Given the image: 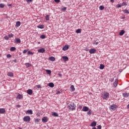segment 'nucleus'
Segmentation results:
<instances>
[{
    "label": "nucleus",
    "mask_w": 129,
    "mask_h": 129,
    "mask_svg": "<svg viewBox=\"0 0 129 129\" xmlns=\"http://www.w3.org/2000/svg\"><path fill=\"white\" fill-rule=\"evenodd\" d=\"M68 108L70 110H75L76 109V105H75L74 102H71V104L68 106Z\"/></svg>",
    "instance_id": "f257e3e1"
},
{
    "label": "nucleus",
    "mask_w": 129,
    "mask_h": 129,
    "mask_svg": "<svg viewBox=\"0 0 129 129\" xmlns=\"http://www.w3.org/2000/svg\"><path fill=\"white\" fill-rule=\"evenodd\" d=\"M102 97L103 99H107V98H109V93L106 92H104L103 94L102 95Z\"/></svg>",
    "instance_id": "f03ea898"
},
{
    "label": "nucleus",
    "mask_w": 129,
    "mask_h": 129,
    "mask_svg": "<svg viewBox=\"0 0 129 129\" xmlns=\"http://www.w3.org/2000/svg\"><path fill=\"white\" fill-rule=\"evenodd\" d=\"M23 119L25 122H30L31 120V117H30V116H25Z\"/></svg>",
    "instance_id": "7ed1b4c3"
},
{
    "label": "nucleus",
    "mask_w": 129,
    "mask_h": 129,
    "mask_svg": "<svg viewBox=\"0 0 129 129\" xmlns=\"http://www.w3.org/2000/svg\"><path fill=\"white\" fill-rule=\"evenodd\" d=\"M117 106L116 104H112L110 106L109 108L110 109H112V110H115L116 109Z\"/></svg>",
    "instance_id": "20e7f679"
},
{
    "label": "nucleus",
    "mask_w": 129,
    "mask_h": 129,
    "mask_svg": "<svg viewBox=\"0 0 129 129\" xmlns=\"http://www.w3.org/2000/svg\"><path fill=\"white\" fill-rule=\"evenodd\" d=\"M42 122L46 123L48 121V117L44 116L42 118Z\"/></svg>",
    "instance_id": "39448f33"
},
{
    "label": "nucleus",
    "mask_w": 129,
    "mask_h": 129,
    "mask_svg": "<svg viewBox=\"0 0 129 129\" xmlns=\"http://www.w3.org/2000/svg\"><path fill=\"white\" fill-rule=\"evenodd\" d=\"M95 52H96V49H94V48H92L89 50V53L90 54H94V53H95Z\"/></svg>",
    "instance_id": "423d86ee"
},
{
    "label": "nucleus",
    "mask_w": 129,
    "mask_h": 129,
    "mask_svg": "<svg viewBox=\"0 0 129 129\" xmlns=\"http://www.w3.org/2000/svg\"><path fill=\"white\" fill-rule=\"evenodd\" d=\"M4 113H6V109L3 108H0V114H4Z\"/></svg>",
    "instance_id": "0eeeda50"
},
{
    "label": "nucleus",
    "mask_w": 129,
    "mask_h": 129,
    "mask_svg": "<svg viewBox=\"0 0 129 129\" xmlns=\"http://www.w3.org/2000/svg\"><path fill=\"white\" fill-rule=\"evenodd\" d=\"M51 115H53V116H54L55 117H58V116H59V114L57 112H52Z\"/></svg>",
    "instance_id": "6e6552de"
},
{
    "label": "nucleus",
    "mask_w": 129,
    "mask_h": 129,
    "mask_svg": "<svg viewBox=\"0 0 129 129\" xmlns=\"http://www.w3.org/2000/svg\"><path fill=\"white\" fill-rule=\"evenodd\" d=\"M68 49H69V45H65V46L62 48L63 51H67V50H68Z\"/></svg>",
    "instance_id": "1a4fd4ad"
},
{
    "label": "nucleus",
    "mask_w": 129,
    "mask_h": 129,
    "mask_svg": "<svg viewBox=\"0 0 129 129\" xmlns=\"http://www.w3.org/2000/svg\"><path fill=\"white\" fill-rule=\"evenodd\" d=\"M82 110L83 111H88V110H89V108L87 106H84Z\"/></svg>",
    "instance_id": "9d476101"
},
{
    "label": "nucleus",
    "mask_w": 129,
    "mask_h": 129,
    "mask_svg": "<svg viewBox=\"0 0 129 129\" xmlns=\"http://www.w3.org/2000/svg\"><path fill=\"white\" fill-rule=\"evenodd\" d=\"M118 79H116L115 80L114 82L113 83V85L114 86V87H116L117 86V81H118Z\"/></svg>",
    "instance_id": "9b49d317"
},
{
    "label": "nucleus",
    "mask_w": 129,
    "mask_h": 129,
    "mask_svg": "<svg viewBox=\"0 0 129 129\" xmlns=\"http://www.w3.org/2000/svg\"><path fill=\"white\" fill-rule=\"evenodd\" d=\"M15 42L16 44H20L21 43V39L20 38H15Z\"/></svg>",
    "instance_id": "f8f14e48"
},
{
    "label": "nucleus",
    "mask_w": 129,
    "mask_h": 129,
    "mask_svg": "<svg viewBox=\"0 0 129 129\" xmlns=\"http://www.w3.org/2000/svg\"><path fill=\"white\" fill-rule=\"evenodd\" d=\"M27 92L29 95H32L33 94V90L32 89H28Z\"/></svg>",
    "instance_id": "ddd939ff"
},
{
    "label": "nucleus",
    "mask_w": 129,
    "mask_h": 129,
    "mask_svg": "<svg viewBox=\"0 0 129 129\" xmlns=\"http://www.w3.org/2000/svg\"><path fill=\"white\" fill-rule=\"evenodd\" d=\"M96 121H94L91 123L90 126H93V127H94V126H96Z\"/></svg>",
    "instance_id": "4468645a"
},
{
    "label": "nucleus",
    "mask_w": 129,
    "mask_h": 129,
    "mask_svg": "<svg viewBox=\"0 0 129 129\" xmlns=\"http://www.w3.org/2000/svg\"><path fill=\"white\" fill-rule=\"evenodd\" d=\"M45 50L44 48H40L38 50V53H44L45 52Z\"/></svg>",
    "instance_id": "2eb2a0df"
},
{
    "label": "nucleus",
    "mask_w": 129,
    "mask_h": 129,
    "mask_svg": "<svg viewBox=\"0 0 129 129\" xmlns=\"http://www.w3.org/2000/svg\"><path fill=\"white\" fill-rule=\"evenodd\" d=\"M62 59L64 62H66V61H68L69 60V58L67 56H62Z\"/></svg>",
    "instance_id": "dca6fc26"
},
{
    "label": "nucleus",
    "mask_w": 129,
    "mask_h": 129,
    "mask_svg": "<svg viewBox=\"0 0 129 129\" xmlns=\"http://www.w3.org/2000/svg\"><path fill=\"white\" fill-rule=\"evenodd\" d=\"M125 33V31L124 30H122L121 31L119 32V36H123V34Z\"/></svg>",
    "instance_id": "f3484780"
},
{
    "label": "nucleus",
    "mask_w": 129,
    "mask_h": 129,
    "mask_svg": "<svg viewBox=\"0 0 129 129\" xmlns=\"http://www.w3.org/2000/svg\"><path fill=\"white\" fill-rule=\"evenodd\" d=\"M122 96L125 98H127L129 97V93H123Z\"/></svg>",
    "instance_id": "a211bd4d"
},
{
    "label": "nucleus",
    "mask_w": 129,
    "mask_h": 129,
    "mask_svg": "<svg viewBox=\"0 0 129 129\" xmlns=\"http://www.w3.org/2000/svg\"><path fill=\"white\" fill-rule=\"evenodd\" d=\"M27 114H33V111L32 110H28L26 111Z\"/></svg>",
    "instance_id": "6ab92c4d"
},
{
    "label": "nucleus",
    "mask_w": 129,
    "mask_h": 129,
    "mask_svg": "<svg viewBox=\"0 0 129 129\" xmlns=\"http://www.w3.org/2000/svg\"><path fill=\"white\" fill-rule=\"evenodd\" d=\"M7 75L10 77H13V76H14V73H13L12 72H9L8 73Z\"/></svg>",
    "instance_id": "aec40b11"
},
{
    "label": "nucleus",
    "mask_w": 129,
    "mask_h": 129,
    "mask_svg": "<svg viewBox=\"0 0 129 129\" xmlns=\"http://www.w3.org/2000/svg\"><path fill=\"white\" fill-rule=\"evenodd\" d=\"M21 26V22L18 21L16 22V27L17 28L20 27Z\"/></svg>",
    "instance_id": "412c9836"
},
{
    "label": "nucleus",
    "mask_w": 129,
    "mask_h": 129,
    "mask_svg": "<svg viewBox=\"0 0 129 129\" xmlns=\"http://www.w3.org/2000/svg\"><path fill=\"white\" fill-rule=\"evenodd\" d=\"M17 98H18V99H23V95L19 94L17 97Z\"/></svg>",
    "instance_id": "4be33fe9"
},
{
    "label": "nucleus",
    "mask_w": 129,
    "mask_h": 129,
    "mask_svg": "<svg viewBox=\"0 0 129 129\" xmlns=\"http://www.w3.org/2000/svg\"><path fill=\"white\" fill-rule=\"evenodd\" d=\"M48 86L49 87H51V88H53V87H54V83H49L48 84Z\"/></svg>",
    "instance_id": "5701e85b"
},
{
    "label": "nucleus",
    "mask_w": 129,
    "mask_h": 129,
    "mask_svg": "<svg viewBox=\"0 0 129 129\" xmlns=\"http://www.w3.org/2000/svg\"><path fill=\"white\" fill-rule=\"evenodd\" d=\"M49 60L50 61H55V57H53V56H50V57H49Z\"/></svg>",
    "instance_id": "b1692460"
},
{
    "label": "nucleus",
    "mask_w": 129,
    "mask_h": 129,
    "mask_svg": "<svg viewBox=\"0 0 129 129\" xmlns=\"http://www.w3.org/2000/svg\"><path fill=\"white\" fill-rule=\"evenodd\" d=\"M70 88L71 91H75V88L74 87V85H71Z\"/></svg>",
    "instance_id": "393cba45"
},
{
    "label": "nucleus",
    "mask_w": 129,
    "mask_h": 129,
    "mask_svg": "<svg viewBox=\"0 0 129 129\" xmlns=\"http://www.w3.org/2000/svg\"><path fill=\"white\" fill-rule=\"evenodd\" d=\"M46 21H49L50 20V16L49 15H46L45 16Z\"/></svg>",
    "instance_id": "a878e982"
},
{
    "label": "nucleus",
    "mask_w": 129,
    "mask_h": 129,
    "mask_svg": "<svg viewBox=\"0 0 129 129\" xmlns=\"http://www.w3.org/2000/svg\"><path fill=\"white\" fill-rule=\"evenodd\" d=\"M46 72L47 74L50 75L52 72L50 70H46Z\"/></svg>",
    "instance_id": "bb28decb"
},
{
    "label": "nucleus",
    "mask_w": 129,
    "mask_h": 129,
    "mask_svg": "<svg viewBox=\"0 0 129 129\" xmlns=\"http://www.w3.org/2000/svg\"><path fill=\"white\" fill-rule=\"evenodd\" d=\"M37 28H38V29H44V25H40L37 26Z\"/></svg>",
    "instance_id": "cd10ccee"
},
{
    "label": "nucleus",
    "mask_w": 129,
    "mask_h": 129,
    "mask_svg": "<svg viewBox=\"0 0 129 129\" xmlns=\"http://www.w3.org/2000/svg\"><path fill=\"white\" fill-rule=\"evenodd\" d=\"M67 10V7H63L60 9V11H61V12H65V11H66Z\"/></svg>",
    "instance_id": "c85d7f7f"
},
{
    "label": "nucleus",
    "mask_w": 129,
    "mask_h": 129,
    "mask_svg": "<svg viewBox=\"0 0 129 129\" xmlns=\"http://www.w3.org/2000/svg\"><path fill=\"white\" fill-rule=\"evenodd\" d=\"M104 67H105L104 65L101 64L100 65L99 69L101 70L104 69Z\"/></svg>",
    "instance_id": "c756f323"
},
{
    "label": "nucleus",
    "mask_w": 129,
    "mask_h": 129,
    "mask_svg": "<svg viewBox=\"0 0 129 129\" xmlns=\"http://www.w3.org/2000/svg\"><path fill=\"white\" fill-rule=\"evenodd\" d=\"M25 66H26V67H31L32 66V64L28 62L25 63Z\"/></svg>",
    "instance_id": "7c9ffc66"
},
{
    "label": "nucleus",
    "mask_w": 129,
    "mask_h": 129,
    "mask_svg": "<svg viewBox=\"0 0 129 129\" xmlns=\"http://www.w3.org/2000/svg\"><path fill=\"white\" fill-rule=\"evenodd\" d=\"M16 47H11L10 48V51H16Z\"/></svg>",
    "instance_id": "2f4dec72"
},
{
    "label": "nucleus",
    "mask_w": 129,
    "mask_h": 129,
    "mask_svg": "<svg viewBox=\"0 0 129 129\" xmlns=\"http://www.w3.org/2000/svg\"><path fill=\"white\" fill-rule=\"evenodd\" d=\"M40 120H41L40 119H36L34 120V122H35V123H38V122H40Z\"/></svg>",
    "instance_id": "473e14b6"
},
{
    "label": "nucleus",
    "mask_w": 129,
    "mask_h": 129,
    "mask_svg": "<svg viewBox=\"0 0 129 129\" xmlns=\"http://www.w3.org/2000/svg\"><path fill=\"white\" fill-rule=\"evenodd\" d=\"M76 33H77V34H80V33H81V29H78L76 30Z\"/></svg>",
    "instance_id": "72a5a7b5"
},
{
    "label": "nucleus",
    "mask_w": 129,
    "mask_h": 129,
    "mask_svg": "<svg viewBox=\"0 0 129 129\" xmlns=\"http://www.w3.org/2000/svg\"><path fill=\"white\" fill-rule=\"evenodd\" d=\"M122 12L124 13V14H129L128 10H122Z\"/></svg>",
    "instance_id": "f704fd0d"
},
{
    "label": "nucleus",
    "mask_w": 129,
    "mask_h": 129,
    "mask_svg": "<svg viewBox=\"0 0 129 129\" xmlns=\"http://www.w3.org/2000/svg\"><path fill=\"white\" fill-rule=\"evenodd\" d=\"M41 39H46V36L44 34H42L40 36Z\"/></svg>",
    "instance_id": "c9c22d12"
},
{
    "label": "nucleus",
    "mask_w": 129,
    "mask_h": 129,
    "mask_svg": "<svg viewBox=\"0 0 129 129\" xmlns=\"http://www.w3.org/2000/svg\"><path fill=\"white\" fill-rule=\"evenodd\" d=\"M99 9L100 11H103V10H104V7L103 6H100Z\"/></svg>",
    "instance_id": "e433bc0d"
},
{
    "label": "nucleus",
    "mask_w": 129,
    "mask_h": 129,
    "mask_svg": "<svg viewBox=\"0 0 129 129\" xmlns=\"http://www.w3.org/2000/svg\"><path fill=\"white\" fill-rule=\"evenodd\" d=\"M27 54H28V55H33L34 52H31V51H28Z\"/></svg>",
    "instance_id": "4c0bfd02"
},
{
    "label": "nucleus",
    "mask_w": 129,
    "mask_h": 129,
    "mask_svg": "<svg viewBox=\"0 0 129 129\" xmlns=\"http://www.w3.org/2000/svg\"><path fill=\"white\" fill-rule=\"evenodd\" d=\"M0 8H1V9H4V8H5V5L4 4H1Z\"/></svg>",
    "instance_id": "58836bf2"
},
{
    "label": "nucleus",
    "mask_w": 129,
    "mask_h": 129,
    "mask_svg": "<svg viewBox=\"0 0 129 129\" xmlns=\"http://www.w3.org/2000/svg\"><path fill=\"white\" fill-rule=\"evenodd\" d=\"M13 37H14V34H13L12 33L9 34V35H8V37L9 38H13Z\"/></svg>",
    "instance_id": "ea45409f"
},
{
    "label": "nucleus",
    "mask_w": 129,
    "mask_h": 129,
    "mask_svg": "<svg viewBox=\"0 0 129 129\" xmlns=\"http://www.w3.org/2000/svg\"><path fill=\"white\" fill-rule=\"evenodd\" d=\"M36 87H37L38 89H40L42 88V86L41 85H37Z\"/></svg>",
    "instance_id": "a19ab883"
},
{
    "label": "nucleus",
    "mask_w": 129,
    "mask_h": 129,
    "mask_svg": "<svg viewBox=\"0 0 129 129\" xmlns=\"http://www.w3.org/2000/svg\"><path fill=\"white\" fill-rule=\"evenodd\" d=\"M12 57V55L10 54H8L7 55V58H11Z\"/></svg>",
    "instance_id": "79ce46f5"
},
{
    "label": "nucleus",
    "mask_w": 129,
    "mask_h": 129,
    "mask_svg": "<svg viewBox=\"0 0 129 129\" xmlns=\"http://www.w3.org/2000/svg\"><path fill=\"white\" fill-rule=\"evenodd\" d=\"M28 52V50L27 49H24L23 51V54H26V53H27Z\"/></svg>",
    "instance_id": "37998d69"
},
{
    "label": "nucleus",
    "mask_w": 129,
    "mask_h": 129,
    "mask_svg": "<svg viewBox=\"0 0 129 129\" xmlns=\"http://www.w3.org/2000/svg\"><path fill=\"white\" fill-rule=\"evenodd\" d=\"M26 2L28 3V4H30L33 2V0H26Z\"/></svg>",
    "instance_id": "c03bdc74"
},
{
    "label": "nucleus",
    "mask_w": 129,
    "mask_h": 129,
    "mask_svg": "<svg viewBox=\"0 0 129 129\" xmlns=\"http://www.w3.org/2000/svg\"><path fill=\"white\" fill-rule=\"evenodd\" d=\"M122 6H127V4H126V3L125 2H123L122 3Z\"/></svg>",
    "instance_id": "a18cd8bd"
},
{
    "label": "nucleus",
    "mask_w": 129,
    "mask_h": 129,
    "mask_svg": "<svg viewBox=\"0 0 129 129\" xmlns=\"http://www.w3.org/2000/svg\"><path fill=\"white\" fill-rule=\"evenodd\" d=\"M9 36H5V37H4V39H5V40H9Z\"/></svg>",
    "instance_id": "49530a36"
},
{
    "label": "nucleus",
    "mask_w": 129,
    "mask_h": 129,
    "mask_svg": "<svg viewBox=\"0 0 129 129\" xmlns=\"http://www.w3.org/2000/svg\"><path fill=\"white\" fill-rule=\"evenodd\" d=\"M87 114L88 115H90V114H91V110H90L88 112H87Z\"/></svg>",
    "instance_id": "de8ad7c7"
},
{
    "label": "nucleus",
    "mask_w": 129,
    "mask_h": 129,
    "mask_svg": "<svg viewBox=\"0 0 129 129\" xmlns=\"http://www.w3.org/2000/svg\"><path fill=\"white\" fill-rule=\"evenodd\" d=\"M116 8H121V5H120V4H118L116 5Z\"/></svg>",
    "instance_id": "09e8293b"
},
{
    "label": "nucleus",
    "mask_w": 129,
    "mask_h": 129,
    "mask_svg": "<svg viewBox=\"0 0 129 129\" xmlns=\"http://www.w3.org/2000/svg\"><path fill=\"white\" fill-rule=\"evenodd\" d=\"M55 3H60V0H54Z\"/></svg>",
    "instance_id": "8fccbe9b"
},
{
    "label": "nucleus",
    "mask_w": 129,
    "mask_h": 129,
    "mask_svg": "<svg viewBox=\"0 0 129 129\" xmlns=\"http://www.w3.org/2000/svg\"><path fill=\"white\" fill-rule=\"evenodd\" d=\"M98 44H99L98 42L95 41L94 42V45H98Z\"/></svg>",
    "instance_id": "3c124183"
},
{
    "label": "nucleus",
    "mask_w": 129,
    "mask_h": 129,
    "mask_svg": "<svg viewBox=\"0 0 129 129\" xmlns=\"http://www.w3.org/2000/svg\"><path fill=\"white\" fill-rule=\"evenodd\" d=\"M97 128L98 129H101V126L100 125H99L97 126Z\"/></svg>",
    "instance_id": "603ef678"
},
{
    "label": "nucleus",
    "mask_w": 129,
    "mask_h": 129,
    "mask_svg": "<svg viewBox=\"0 0 129 129\" xmlns=\"http://www.w3.org/2000/svg\"><path fill=\"white\" fill-rule=\"evenodd\" d=\"M16 107H18V108H20V107H21V105H16Z\"/></svg>",
    "instance_id": "864d4df0"
},
{
    "label": "nucleus",
    "mask_w": 129,
    "mask_h": 129,
    "mask_svg": "<svg viewBox=\"0 0 129 129\" xmlns=\"http://www.w3.org/2000/svg\"><path fill=\"white\" fill-rule=\"evenodd\" d=\"M82 108V106L79 105V109H81Z\"/></svg>",
    "instance_id": "5fc2aeb1"
},
{
    "label": "nucleus",
    "mask_w": 129,
    "mask_h": 129,
    "mask_svg": "<svg viewBox=\"0 0 129 129\" xmlns=\"http://www.w3.org/2000/svg\"><path fill=\"white\" fill-rule=\"evenodd\" d=\"M113 81H114V78L111 79V82H113Z\"/></svg>",
    "instance_id": "6e6d98bb"
},
{
    "label": "nucleus",
    "mask_w": 129,
    "mask_h": 129,
    "mask_svg": "<svg viewBox=\"0 0 129 129\" xmlns=\"http://www.w3.org/2000/svg\"><path fill=\"white\" fill-rule=\"evenodd\" d=\"M121 19H122L123 20H124V19H125V16H123L122 17Z\"/></svg>",
    "instance_id": "4d7b16f0"
},
{
    "label": "nucleus",
    "mask_w": 129,
    "mask_h": 129,
    "mask_svg": "<svg viewBox=\"0 0 129 129\" xmlns=\"http://www.w3.org/2000/svg\"><path fill=\"white\" fill-rule=\"evenodd\" d=\"M58 76H60V77H62V74H59Z\"/></svg>",
    "instance_id": "13d9d810"
},
{
    "label": "nucleus",
    "mask_w": 129,
    "mask_h": 129,
    "mask_svg": "<svg viewBox=\"0 0 129 129\" xmlns=\"http://www.w3.org/2000/svg\"><path fill=\"white\" fill-rule=\"evenodd\" d=\"M13 62H15V63H17V59L13 60Z\"/></svg>",
    "instance_id": "bf43d9fd"
},
{
    "label": "nucleus",
    "mask_w": 129,
    "mask_h": 129,
    "mask_svg": "<svg viewBox=\"0 0 129 129\" xmlns=\"http://www.w3.org/2000/svg\"><path fill=\"white\" fill-rule=\"evenodd\" d=\"M8 7H12V4H8Z\"/></svg>",
    "instance_id": "052dcab7"
},
{
    "label": "nucleus",
    "mask_w": 129,
    "mask_h": 129,
    "mask_svg": "<svg viewBox=\"0 0 129 129\" xmlns=\"http://www.w3.org/2000/svg\"><path fill=\"white\" fill-rule=\"evenodd\" d=\"M111 3H114V0H110Z\"/></svg>",
    "instance_id": "680f3d73"
},
{
    "label": "nucleus",
    "mask_w": 129,
    "mask_h": 129,
    "mask_svg": "<svg viewBox=\"0 0 129 129\" xmlns=\"http://www.w3.org/2000/svg\"><path fill=\"white\" fill-rule=\"evenodd\" d=\"M119 72H120V73H121V72H122V69L120 70L119 71Z\"/></svg>",
    "instance_id": "e2e57ef3"
},
{
    "label": "nucleus",
    "mask_w": 129,
    "mask_h": 129,
    "mask_svg": "<svg viewBox=\"0 0 129 129\" xmlns=\"http://www.w3.org/2000/svg\"><path fill=\"white\" fill-rule=\"evenodd\" d=\"M60 93V91H57V92H56V94H59Z\"/></svg>",
    "instance_id": "0e129e2a"
},
{
    "label": "nucleus",
    "mask_w": 129,
    "mask_h": 129,
    "mask_svg": "<svg viewBox=\"0 0 129 129\" xmlns=\"http://www.w3.org/2000/svg\"><path fill=\"white\" fill-rule=\"evenodd\" d=\"M127 108L129 109V104L127 105Z\"/></svg>",
    "instance_id": "69168bd1"
},
{
    "label": "nucleus",
    "mask_w": 129,
    "mask_h": 129,
    "mask_svg": "<svg viewBox=\"0 0 129 129\" xmlns=\"http://www.w3.org/2000/svg\"><path fill=\"white\" fill-rule=\"evenodd\" d=\"M92 129H97V128H96V127H93L92 128Z\"/></svg>",
    "instance_id": "338daca9"
},
{
    "label": "nucleus",
    "mask_w": 129,
    "mask_h": 129,
    "mask_svg": "<svg viewBox=\"0 0 129 129\" xmlns=\"http://www.w3.org/2000/svg\"><path fill=\"white\" fill-rule=\"evenodd\" d=\"M19 129H22V128H21V127H19Z\"/></svg>",
    "instance_id": "774afa93"
}]
</instances>
